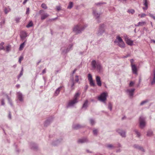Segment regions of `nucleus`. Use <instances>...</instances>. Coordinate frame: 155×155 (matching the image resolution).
I'll return each mask as SVG.
<instances>
[{"label":"nucleus","mask_w":155,"mask_h":155,"mask_svg":"<svg viewBox=\"0 0 155 155\" xmlns=\"http://www.w3.org/2000/svg\"><path fill=\"white\" fill-rule=\"evenodd\" d=\"M86 26L85 25L83 26L81 24H79L74 26L73 28V31L76 34L79 33L83 30Z\"/></svg>","instance_id":"obj_1"},{"label":"nucleus","mask_w":155,"mask_h":155,"mask_svg":"<svg viewBox=\"0 0 155 155\" xmlns=\"http://www.w3.org/2000/svg\"><path fill=\"white\" fill-rule=\"evenodd\" d=\"M81 93L79 92H77L75 94L74 99L72 100H70L68 102V106H72L74 104L78 102V98L79 96Z\"/></svg>","instance_id":"obj_2"},{"label":"nucleus","mask_w":155,"mask_h":155,"mask_svg":"<svg viewBox=\"0 0 155 155\" xmlns=\"http://www.w3.org/2000/svg\"><path fill=\"white\" fill-rule=\"evenodd\" d=\"M114 42L117 43L118 45L120 47L124 48L125 44L122 39L119 36H117Z\"/></svg>","instance_id":"obj_3"},{"label":"nucleus","mask_w":155,"mask_h":155,"mask_svg":"<svg viewBox=\"0 0 155 155\" xmlns=\"http://www.w3.org/2000/svg\"><path fill=\"white\" fill-rule=\"evenodd\" d=\"M91 63L92 67L94 69L96 68L99 71H100L102 69V66L100 63H97L95 60H93L92 61Z\"/></svg>","instance_id":"obj_4"},{"label":"nucleus","mask_w":155,"mask_h":155,"mask_svg":"<svg viewBox=\"0 0 155 155\" xmlns=\"http://www.w3.org/2000/svg\"><path fill=\"white\" fill-rule=\"evenodd\" d=\"M107 96V94L106 92L102 93L100 96L98 97V100L102 102H104L106 100V97Z\"/></svg>","instance_id":"obj_5"},{"label":"nucleus","mask_w":155,"mask_h":155,"mask_svg":"<svg viewBox=\"0 0 155 155\" xmlns=\"http://www.w3.org/2000/svg\"><path fill=\"white\" fill-rule=\"evenodd\" d=\"M88 80L90 82V84L91 86L94 87L95 85L94 83L93 80L91 75L89 74H88Z\"/></svg>","instance_id":"obj_6"},{"label":"nucleus","mask_w":155,"mask_h":155,"mask_svg":"<svg viewBox=\"0 0 155 155\" xmlns=\"http://www.w3.org/2000/svg\"><path fill=\"white\" fill-rule=\"evenodd\" d=\"M139 121L140 123V127L141 128H143L145 125L144 119L143 117H141L140 118Z\"/></svg>","instance_id":"obj_7"},{"label":"nucleus","mask_w":155,"mask_h":155,"mask_svg":"<svg viewBox=\"0 0 155 155\" xmlns=\"http://www.w3.org/2000/svg\"><path fill=\"white\" fill-rule=\"evenodd\" d=\"M96 79L97 85L99 86H101V82L100 78L98 76H97Z\"/></svg>","instance_id":"obj_8"},{"label":"nucleus","mask_w":155,"mask_h":155,"mask_svg":"<svg viewBox=\"0 0 155 155\" xmlns=\"http://www.w3.org/2000/svg\"><path fill=\"white\" fill-rule=\"evenodd\" d=\"M131 67L133 73L135 74H137V69L136 65L135 64L134 65H132V66H131Z\"/></svg>","instance_id":"obj_9"},{"label":"nucleus","mask_w":155,"mask_h":155,"mask_svg":"<svg viewBox=\"0 0 155 155\" xmlns=\"http://www.w3.org/2000/svg\"><path fill=\"white\" fill-rule=\"evenodd\" d=\"M143 5H144L145 7H143V8L144 10H146L148 8V2L147 0H143Z\"/></svg>","instance_id":"obj_10"},{"label":"nucleus","mask_w":155,"mask_h":155,"mask_svg":"<svg viewBox=\"0 0 155 155\" xmlns=\"http://www.w3.org/2000/svg\"><path fill=\"white\" fill-rule=\"evenodd\" d=\"M21 38L22 39H23L27 36V33L25 31H22L21 32Z\"/></svg>","instance_id":"obj_11"},{"label":"nucleus","mask_w":155,"mask_h":155,"mask_svg":"<svg viewBox=\"0 0 155 155\" xmlns=\"http://www.w3.org/2000/svg\"><path fill=\"white\" fill-rule=\"evenodd\" d=\"M135 90V89H127V92H128L130 96L132 97L133 95V93Z\"/></svg>","instance_id":"obj_12"},{"label":"nucleus","mask_w":155,"mask_h":155,"mask_svg":"<svg viewBox=\"0 0 155 155\" xmlns=\"http://www.w3.org/2000/svg\"><path fill=\"white\" fill-rule=\"evenodd\" d=\"M125 40L126 43L128 45L130 46H131L133 45V42L132 41L128 38L125 39Z\"/></svg>","instance_id":"obj_13"},{"label":"nucleus","mask_w":155,"mask_h":155,"mask_svg":"<svg viewBox=\"0 0 155 155\" xmlns=\"http://www.w3.org/2000/svg\"><path fill=\"white\" fill-rule=\"evenodd\" d=\"M17 96L18 99L20 101H23V97L22 94L19 92L17 93Z\"/></svg>","instance_id":"obj_14"},{"label":"nucleus","mask_w":155,"mask_h":155,"mask_svg":"<svg viewBox=\"0 0 155 155\" xmlns=\"http://www.w3.org/2000/svg\"><path fill=\"white\" fill-rule=\"evenodd\" d=\"M71 81V90H73L74 89V85L75 82H74L73 79H71L70 81Z\"/></svg>","instance_id":"obj_15"},{"label":"nucleus","mask_w":155,"mask_h":155,"mask_svg":"<svg viewBox=\"0 0 155 155\" xmlns=\"http://www.w3.org/2000/svg\"><path fill=\"white\" fill-rule=\"evenodd\" d=\"M146 22L145 21L140 22L137 24V25H135L136 26H143L146 24Z\"/></svg>","instance_id":"obj_16"},{"label":"nucleus","mask_w":155,"mask_h":155,"mask_svg":"<svg viewBox=\"0 0 155 155\" xmlns=\"http://www.w3.org/2000/svg\"><path fill=\"white\" fill-rule=\"evenodd\" d=\"M48 15L47 13L42 14L41 15V19L42 20H44L48 17Z\"/></svg>","instance_id":"obj_17"},{"label":"nucleus","mask_w":155,"mask_h":155,"mask_svg":"<svg viewBox=\"0 0 155 155\" xmlns=\"http://www.w3.org/2000/svg\"><path fill=\"white\" fill-rule=\"evenodd\" d=\"M87 140L86 138L80 139L78 140V142L79 143H83L86 142Z\"/></svg>","instance_id":"obj_18"},{"label":"nucleus","mask_w":155,"mask_h":155,"mask_svg":"<svg viewBox=\"0 0 155 155\" xmlns=\"http://www.w3.org/2000/svg\"><path fill=\"white\" fill-rule=\"evenodd\" d=\"M61 87H59L56 90L54 93L55 95L57 96L58 94H59L60 92V89L61 88Z\"/></svg>","instance_id":"obj_19"},{"label":"nucleus","mask_w":155,"mask_h":155,"mask_svg":"<svg viewBox=\"0 0 155 155\" xmlns=\"http://www.w3.org/2000/svg\"><path fill=\"white\" fill-rule=\"evenodd\" d=\"M118 131L119 133L120 134L122 137H125V133L124 132H123L120 130H119Z\"/></svg>","instance_id":"obj_20"},{"label":"nucleus","mask_w":155,"mask_h":155,"mask_svg":"<svg viewBox=\"0 0 155 155\" xmlns=\"http://www.w3.org/2000/svg\"><path fill=\"white\" fill-rule=\"evenodd\" d=\"M25 44V42H24L20 45L19 48V50L21 51L22 50L23 48L24 47Z\"/></svg>","instance_id":"obj_21"},{"label":"nucleus","mask_w":155,"mask_h":155,"mask_svg":"<svg viewBox=\"0 0 155 155\" xmlns=\"http://www.w3.org/2000/svg\"><path fill=\"white\" fill-rule=\"evenodd\" d=\"M93 14L97 18H98L100 15L99 14H98L97 13H96V12L95 11H93Z\"/></svg>","instance_id":"obj_22"},{"label":"nucleus","mask_w":155,"mask_h":155,"mask_svg":"<svg viewBox=\"0 0 155 155\" xmlns=\"http://www.w3.org/2000/svg\"><path fill=\"white\" fill-rule=\"evenodd\" d=\"M104 29L103 28H100L98 34L99 35H101L104 32Z\"/></svg>","instance_id":"obj_23"},{"label":"nucleus","mask_w":155,"mask_h":155,"mask_svg":"<svg viewBox=\"0 0 155 155\" xmlns=\"http://www.w3.org/2000/svg\"><path fill=\"white\" fill-rule=\"evenodd\" d=\"M146 16V15L144 13H142L141 14H139L138 15V16L139 17H140V18H143L145 17Z\"/></svg>","instance_id":"obj_24"},{"label":"nucleus","mask_w":155,"mask_h":155,"mask_svg":"<svg viewBox=\"0 0 155 155\" xmlns=\"http://www.w3.org/2000/svg\"><path fill=\"white\" fill-rule=\"evenodd\" d=\"M155 83V71L153 72V78L152 81L151 82V84H152Z\"/></svg>","instance_id":"obj_25"},{"label":"nucleus","mask_w":155,"mask_h":155,"mask_svg":"<svg viewBox=\"0 0 155 155\" xmlns=\"http://www.w3.org/2000/svg\"><path fill=\"white\" fill-rule=\"evenodd\" d=\"M155 83V71L153 72V78L152 81L151 82V84H152Z\"/></svg>","instance_id":"obj_26"},{"label":"nucleus","mask_w":155,"mask_h":155,"mask_svg":"<svg viewBox=\"0 0 155 155\" xmlns=\"http://www.w3.org/2000/svg\"><path fill=\"white\" fill-rule=\"evenodd\" d=\"M134 147H135L141 150L142 151H144V149L142 147H141L138 146H136V145H135Z\"/></svg>","instance_id":"obj_27"},{"label":"nucleus","mask_w":155,"mask_h":155,"mask_svg":"<svg viewBox=\"0 0 155 155\" xmlns=\"http://www.w3.org/2000/svg\"><path fill=\"white\" fill-rule=\"evenodd\" d=\"M79 76L78 75H76L75 77L74 82H78L79 81Z\"/></svg>","instance_id":"obj_28"},{"label":"nucleus","mask_w":155,"mask_h":155,"mask_svg":"<svg viewBox=\"0 0 155 155\" xmlns=\"http://www.w3.org/2000/svg\"><path fill=\"white\" fill-rule=\"evenodd\" d=\"M73 6V4L72 2H70L69 5L68 7V9H71V8Z\"/></svg>","instance_id":"obj_29"},{"label":"nucleus","mask_w":155,"mask_h":155,"mask_svg":"<svg viewBox=\"0 0 155 155\" xmlns=\"http://www.w3.org/2000/svg\"><path fill=\"white\" fill-rule=\"evenodd\" d=\"M81 126L79 124H77L73 126V128L75 129H77L81 127Z\"/></svg>","instance_id":"obj_30"},{"label":"nucleus","mask_w":155,"mask_h":155,"mask_svg":"<svg viewBox=\"0 0 155 155\" xmlns=\"http://www.w3.org/2000/svg\"><path fill=\"white\" fill-rule=\"evenodd\" d=\"M88 101L87 100H86L84 103L83 106V107H86L87 106V104H88Z\"/></svg>","instance_id":"obj_31"},{"label":"nucleus","mask_w":155,"mask_h":155,"mask_svg":"<svg viewBox=\"0 0 155 155\" xmlns=\"http://www.w3.org/2000/svg\"><path fill=\"white\" fill-rule=\"evenodd\" d=\"M4 42H2L0 44V50L4 49L3 45H4Z\"/></svg>","instance_id":"obj_32"},{"label":"nucleus","mask_w":155,"mask_h":155,"mask_svg":"<svg viewBox=\"0 0 155 155\" xmlns=\"http://www.w3.org/2000/svg\"><path fill=\"white\" fill-rule=\"evenodd\" d=\"M11 10V9L10 8H5L4 9L5 12L6 14H7L9 12H10Z\"/></svg>","instance_id":"obj_33"},{"label":"nucleus","mask_w":155,"mask_h":155,"mask_svg":"<svg viewBox=\"0 0 155 155\" xmlns=\"http://www.w3.org/2000/svg\"><path fill=\"white\" fill-rule=\"evenodd\" d=\"M153 133L151 131L149 130L147 131V135L148 136H150L152 135Z\"/></svg>","instance_id":"obj_34"},{"label":"nucleus","mask_w":155,"mask_h":155,"mask_svg":"<svg viewBox=\"0 0 155 155\" xmlns=\"http://www.w3.org/2000/svg\"><path fill=\"white\" fill-rule=\"evenodd\" d=\"M127 12L129 13H131V14H133L135 12V11L133 9H130L128 10Z\"/></svg>","instance_id":"obj_35"},{"label":"nucleus","mask_w":155,"mask_h":155,"mask_svg":"<svg viewBox=\"0 0 155 155\" xmlns=\"http://www.w3.org/2000/svg\"><path fill=\"white\" fill-rule=\"evenodd\" d=\"M41 7L42 8L44 9H46L47 8V7L46 4H45V3L42 4L41 5Z\"/></svg>","instance_id":"obj_36"},{"label":"nucleus","mask_w":155,"mask_h":155,"mask_svg":"<svg viewBox=\"0 0 155 155\" xmlns=\"http://www.w3.org/2000/svg\"><path fill=\"white\" fill-rule=\"evenodd\" d=\"M33 25V23L31 22H30L27 25L26 27L27 28H29L31 27Z\"/></svg>","instance_id":"obj_37"},{"label":"nucleus","mask_w":155,"mask_h":155,"mask_svg":"<svg viewBox=\"0 0 155 155\" xmlns=\"http://www.w3.org/2000/svg\"><path fill=\"white\" fill-rule=\"evenodd\" d=\"M108 108L110 109V110L112 109V104L110 103H109L108 105Z\"/></svg>","instance_id":"obj_38"},{"label":"nucleus","mask_w":155,"mask_h":155,"mask_svg":"<svg viewBox=\"0 0 155 155\" xmlns=\"http://www.w3.org/2000/svg\"><path fill=\"white\" fill-rule=\"evenodd\" d=\"M23 56H20L19 58V60H18V61L19 62V63L21 64V61L23 60Z\"/></svg>","instance_id":"obj_39"},{"label":"nucleus","mask_w":155,"mask_h":155,"mask_svg":"<svg viewBox=\"0 0 155 155\" xmlns=\"http://www.w3.org/2000/svg\"><path fill=\"white\" fill-rule=\"evenodd\" d=\"M7 97L9 101V103L10 104H11V105L12 106V101H11L10 98L8 97V96H7Z\"/></svg>","instance_id":"obj_40"},{"label":"nucleus","mask_w":155,"mask_h":155,"mask_svg":"<svg viewBox=\"0 0 155 155\" xmlns=\"http://www.w3.org/2000/svg\"><path fill=\"white\" fill-rule=\"evenodd\" d=\"M11 47L10 46H7L6 47V51H9L10 50Z\"/></svg>","instance_id":"obj_41"},{"label":"nucleus","mask_w":155,"mask_h":155,"mask_svg":"<svg viewBox=\"0 0 155 155\" xmlns=\"http://www.w3.org/2000/svg\"><path fill=\"white\" fill-rule=\"evenodd\" d=\"M149 16L152 18L153 19L155 20V16H154L153 15L151 14H149Z\"/></svg>","instance_id":"obj_42"},{"label":"nucleus","mask_w":155,"mask_h":155,"mask_svg":"<svg viewBox=\"0 0 155 155\" xmlns=\"http://www.w3.org/2000/svg\"><path fill=\"white\" fill-rule=\"evenodd\" d=\"M134 84V83L133 81H131L129 84L130 87H132Z\"/></svg>","instance_id":"obj_43"},{"label":"nucleus","mask_w":155,"mask_h":155,"mask_svg":"<svg viewBox=\"0 0 155 155\" xmlns=\"http://www.w3.org/2000/svg\"><path fill=\"white\" fill-rule=\"evenodd\" d=\"M90 122L91 124L92 125H93L94 124V121L93 120H92V119L90 120Z\"/></svg>","instance_id":"obj_44"},{"label":"nucleus","mask_w":155,"mask_h":155,"mask_svg":"<svg viewBox=\"0 0 155 155\" xmlns=\"http://www.w3.org/2000/svg\"><path fill=\"white\" fill-rule=\"evenodd\" d=\"M130 62L131 63V66H132V65H135V64H133L134 60L133 59H131L130 60Z\"/></svg>","instance_id":"obj_45"},{"label":"nucleus","mask_w":155,"mask_h":155,"mask_svg":"<svg viewBox=\"0 0 155 155\" xmlns=\"http://www.w3.org/2000/svg\"><path fill=\"white\" fill-rule=\"evenodd\" d=\"M135 132L136 134L137 135V136L138 137H139L140 135V133L138 132L137 130L135 131Z\"/></svg>","instance_id":"obj_46"},{"label":"nucleus","mask_w":155,"mask_h":155,"mask_svg":"<svg viewBox=\"0 0 155 155\" xmlns=\"http://www.w3.org/2000/svg\"><path fill=\"white\" fill-rule=\"evenodd\" d=\"M1 104L2 105H4L5 104V103L4 102V99H2L1 100Z\"/></svg>","instance_id":"obj_47"},{"label":"nucleus","mask_w":155,"mask_h":155,"mask_svg":"<svg viewBox=\"0 0 155 155\" xmlns=\"http://www.w3.org/2000/svg\"><path fill=\"white\" fill-rule=\"evenodd\" d=\"M97 130H94L93 131V132L94 134H97Z\"/></svg>","instance_id":"obj_48"},{"label":"nucleus","mask_w":155,"mask_h":155,"mask_svg":"<svg viewBox=\"0 0 155 155\" xmlns=\"http://www.w3.org/2000/svg\"><path fill=\"white\" fill-rule=\"evenodd\" d=\"M147 101H143L141 103H140V105H143V104L144 103H146Z\"/></svg>","instance_id":"obj_49"},{"label":"nucleus","mask_w":155,"mask_h":155,"mask_svg":"<svg viewBox=\"0 0 155 155\" xmlns=\"http://www.w3.org/2000/svg\"><path fill=\"white\" fill-rule=\"evenodd\" d=\"M56 8L58 11H59L61 9V8L60 6H57Z\"/></svg>","instance_id":"obj_50"},{"label":"nucleus","mask_w":155,"mask_h":155,"mask_svg":"<svg viewBox=\"0 0 155 155\" xmlns=\"http://www.w3.org/2000/svg\"><path fill=\"white\" fill-rule=\"evenodd\" d=\"M20 19V18H17L15 19V20L17 21V22H19Z\"/></svg>","instance_id":"obj_51"},{"label":"nucleus","mask_w":155,"mask_h":155,"mask_svg":"<svg viewBox=\"0 0 155 155\" xmlns=\"http://www.w3.org/2000/svg\"><path fill=\"white\" fill-rule=\"evenodd\" d=\"M29 8H27V9L26 14H28L29 13Z\"/></svg>","instance_id":"obj_52"},{"label":"nucleus","mask_w":155,"mask_h":155,"mask_svg":"<svg viewBox=\"0 0 155 155\" xmlns=\"http://www.w3.org/2000/svg\"><path fill=\"white\" fill-rule=\"evenodd\" d=\"M46 68H45L43 70V71L42 72V74H44L45 73H46Z\"/></svg>","instance_id":"obj_53"},{"label":"nucleus","mask_w":155,"mask_h":155,"mask_svg":"<svg viewBox=\"0 0 155 155\" xmlns=\"http://www.w3.org/2000/svg\"><path fill=\"white\" fill-rule=\"evenodd\" d=\"M22 71H21L20 74H19V76H20V77H21V75H22L23 74V72H22Z\"/></svg>","instance_id":"obj_54"},{"label":"nucleus","mask_w":155,"mask_h":155,"mask_svg":"<svg viewBox=\"0 0 155 155\" xmlns=\"http://www.w3.org/2000/svg\"><path fill=\"white\" fill-rule=\"evenodd\" d=\"M28 0H24V1L23 2V4H25Z\"/></svg>","instance_id":"obj_55"},{"label":"nucleus","mask_w":155,"mask_h":155,"mask_svg":"<svg viewBox=\"0 0 155 155\" xmlns=\"http://www.w3.org/2000/svg\"><path fill=\"white\" fill-rule=\"evenodd\" d=\"M8 117L9 118V119H11V114L10 113H9V114Z\"/></svg>","instance_id":"obj_56"},{"label":"nucleus","mask_w":155,"mask_h":155,"mask_svg":"<svg viewBox=\"0 0 155 155\" xmlns=\"http://www.w3.org/2000/svg\"><path fill=\"white\" fill-rule=\"evenodd\" d=\"M77 71V69H75L73 71V72H72V74H74L75 72L76 71Z\"/></svg>","instance_id":"obj_57"},{"label":"nucleus","mask_w":155,"mask_h":155,"mask_svg":"<svg viewBox=\"0 0 155 155\" xmlns=\"http://www.w3.org/2000/svg\"><path fill=\"white\" fill-rule=\"evenodd\" d=\"M107 147H108L111 148L112 147V145L110 144L107 145Z\"/></svg>","instance_id":"obj_58"},{"label":"nucleus","mask_w":155,"mask_h":155,"mask_svg":"<svg viewBox=\"0 0 155 155\" xmlns=\"http://www.w3.org/2000/svg\"><path fill=\"white\" fill-rule=\"evenodd\" d=\"M16 86L18 88L20 87V85H19L18 84V85H17Z\"/></svg>","instance_id":"obj_59"},{"label":"nucleus","mask_w":155,"mask_h":155,"mask_svg":"<svg viewBox=\"0 0 155 155\" xmlns=\"http://www.w3.org/2000/svg\"><path fill=\"white\" fill-rule=\"evenodd\" d=\"M151 41L152 42H153V43H155V40H151Z\"/></svg>","instance_id":"obj_60"},{"label":"nucleus","mask_w":155,"mask_h":155,"mask_svg":"<svg viewBox=\"0 0 155 155\" xmlns=\"http://www.w3.org/2000/svg\"><path fill=\"white\" fill-rule=\"evenodd\" d=\"M43 10H41L40 11V12H43Z\"/></svg>","instance_id":"obj_61"},{"label":"nucleus","mask_w":155,"mask_h":155,"mask_svg":"<svg viewBox=\"0 0 155 155\" xmlns=\"http://www.w3.org/2000/svg\"><path fill=\"white\" fill-rule=\"evenodd\" d=\"M124 118H125V117H123V118H122V120H123V119H124Z\"/></svg>","instance_id":"obj_62"},{"label":"nucleus","mask_w":155,"mask_h":155,"mask_svg":"<svg viewBox=\"0 0 155 155\" xmlns=\"http://www.w3.org/2000/svg\"><path fill=\"white\" fill-rule=\"evenodd\" d=\"M151 25L152 26V22H151Z\"/></svg>","instance_id":"obj_63"},{"label":"nucleus","mask_w":155,"mask_h":155,"mask_svg":"<svg viewBox=\"0 0 155 155\" xmlns=\"http://www.w3.org/2000/svg\"><path fill=\"white\" fill-rule=\"evenodd\" d=\"M128 56H127L126 57H128Z\"/></svg>","instance_id":"obj_64"}]
</instances>
